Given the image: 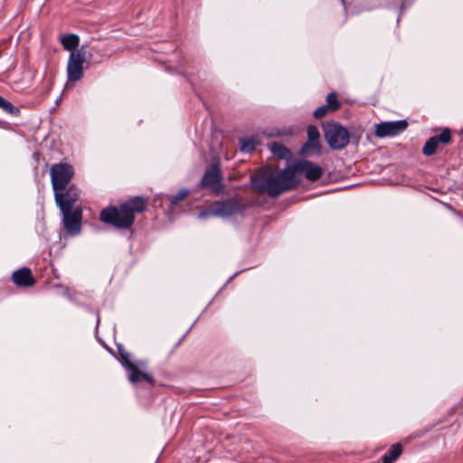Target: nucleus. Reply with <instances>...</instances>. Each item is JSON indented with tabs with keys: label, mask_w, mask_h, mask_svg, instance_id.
<instances>
[{
	"label": "nucleus",
	"mask_w": 463,
	"mask_h": 463,
	"mask_svg": "<svg viewBox=\"0 0 463 463\" xmlns=\"http://www.w3.org/2000/svg\"><path fill=\"white\" fill-rule=\"evenodd\" d=\"M298 184L299 178L294 175L291 165L281 171L268 168L262 173L251 176L252 189L257 193L267 194L273 198L295 189Z\"/></svg>",
	"instance_id": "nucleus-1"
},
{
	"label": "nucleus",
	"mask_w": 463,
	"mask_h": 463,
	"mask_svg": "<svg viewBox=\"0 0 463 463\" xmlns=\"http://www.w3.org/2000/svg\"><path fill=\"white\" fill-rule=\"evenodd\" d=\"M147 201L143 196H134L118 206L109 205L99 213V220L119 230H128L135 222L136 215L146 210Z\"/></svg>",
	"instance_id": "nucleus-2"
},
{
	"label": "nucleus",
	"mask_w": 463,
	"mask_h": 463,
	"mask_svg": "<svg viewBox=\"0 0 463 463\" xmlns=\"http://www.w3.org/2000/svg\"><path fill=\"white\" fill-rule=\"evenodd\" d=\"M325 138L334 150L344 149L350 141L348 130L337 122H326L323 126Z\"/></svg>",
	"instance_id": "nucleus-3"
},
{
	"label": "nucleus",
	"mask_w": 463,
	"mask_h": 463,
	"mask_svg": "<svg viewBox=\"0 0 463 463\" xmlns=\"http://www.w3.org/2000/svg\"><path fill=\"white\" fill-rule=\"evenodd\" d=\"M247 207V203L237 197H230L213 203L214 216L229 218L242 214Z\"/></svg>",
	"instance_id": "nucleus-4"
},
{
	"label": "nucleus",
	"mask_w": 463,
	"mask_h": 463,
	"mask_svg": "<svg viewBox=\"0 0 463 463\" xmlns=\"http://www.w3.org/2000/svg\"><path fill=\"white\" fill-rule=\"evenodd\" d=\"M51 182L54 193L64 191L74 175L73 167L68 163H59L52 165Z\"/></svg>",
	"instance_id": "nucleus-5"
},
{
	"label": "nucleus",
	"mask_w": 463,
	"mask_h": 463,
	"mask_svg": "<svg viewBox=\"0 0 463 463\" xmlns=\"http://www.w3.org/2000/svg\"><path fill=\"white\" fill-rule=\"evenodd\" d=\"M85 62L86 55L83 48L71 52L67 64L68 81L75 82L83 77Z\"/></svg>",
	"instance_id": "nucleus-6"
},
{
	"label": "nucleus",
	"mask_w": 463,
	"mask_h": 463,
	"mask_svg": "<svg viewBox=\"0 0 463 463\" xmlns=\"http://www.w3.org/2000/svg\"><path fill=\"white\" fill-rule=\"evenodd\" d=\"M294 175L298 176L300 173H305V176L308 181H317L323 175V169L317 165L308 160H299L291 164Z\"/></svg>",
	"instance_id": "nucleus-7"
},
{
	"label": "nucleus",
	"mask_w": 463,
	"mask_h": 463,
	"mask_svg": "<svg viewBox=\"0 0 463 463\" xmlns=\"http://www.w3.org/2000/svg\"><path fill=\"white\" fill-rule=\"evenodd\" d=\"M79 196L80 191L74 184L70 185L64 191L54 193L55 202L61 211L71 210Z\"/></svg>",
	"instance_id": "nucleus-8"
},
{
	"label": "nucleus",
	"mask_w": 463,
	"mask_h": 463,
	"mask_svg": "<svg viewBox=\"0 0 463 463\" xmlns=\"http://www.w3.org/2000/svg\"><path fill=\"white\" fill-rule=\"evenodd\" d=\"M408 127L404 119L396 121H385L376 125L375 135L378 137H393L403 132Z\"/></svg>",
	"instance_id": "nucleus-9"
},
{
	"label": "nucleus",
	"mask_w": 463,
	"mask_h": 463,
	"mask_svg": "<svg viewBox=\"0 0 463 463\" xmlns=\"http://www.w3.org/2000/svg\"><path fill=\"white\" fill-rule=\"evenodd\" d=\"M222 175L218 163H213L211 166L205 171L202 179L201 186L203 188H210L213 191H219L221 189Z\"/></svg>",
	"instance_id": "nucleus-10"
},
{
	"label": "nucleus",
	"mask_w": 463,
	"mask_h": 463,
	"mask_svg": "<svg viewBox=\"0 0 463 463\" xmlns=\"http://www.w3.org/2000/svg\"><path fill=\"white\" fill-rule=\"evenodd\" d=\"M146 366V363L143 361H138L135 364L133 361L127 365L123 366L128 372V380L132 383H136L139 382L141 379L147 382L149 384L154 385V377L152 374L142 372L140 368H144Z\"/></svg>",
	"instance_id": "nucleus-11"
},
{
	"label": "nucleus",
	"mask_w": 463,
	"mask_h": 463,
	"mask_svg": "<svg viewBox=\"0 0 463 463\" xmlns=\"http://www.w3.org/2000/svg\"><path fill=\"white\" fill-rule=\"evenodd\" d=\"M450 141H451L450 130L448 128H444L439 135L433 136L426 141V143L422 148V153H423V155L428 156H432L436 153V150H437L439 143L447 145V144L450 143Z\"/></svg>",
	"instance_id": "nucleus-12"
},
{
	"label": "nucleus",
	"mask_w": 463,
	"mask_h": 463,
	"mask_svg": "<svg viewBox=\"0 0 463 463\" xmlns=\"http://www.w3.org/2000/svg\"><path fill=\"white\" fill-rule=\"evenodd\" d=\"M63 213L64 227L71 235H76L80 232L81 211L76 209L74 211H61Z\"/></svg>",
	"instance_id": "nucleus-13"
},
{
	"label": "nucleus",
	"mask_w": 463,
	"mask_h": 463,
	"mask_svg": "<svg viewBox=\"0 0 463 463\" xmlns=\"http://www.w3.org/2000/svg\"><path fill=\"white\" fill-rule=\"evenodd\" d=\"M307 137L308 141L303 146L302 150L306 153L315 152L319 154L321 147L319 142L320 133L316 126L311 125L307 128Z\"/></svg>",
	"instance_id": "nucleus-14"
},
{
	"label": "nucleus",
	"mask_w": 463,
	"mask_h": 463,
	"mask_svg": "<svg viewBox=\"0 0 463 463\" xmlns=\"http://www.w3.org/2000/svg\"><path fill=\"white\" fill-rule=\"evenodd\" d=\"M12 279L18 287H31L35 283L31 270L28 268H22L15 270L12 275Z\"/></svg>",
	"instance_id": "nucleus-15"
},
{
	"label": "nucleus",
	"mask_w": 463,
	"mask_h": 463,
	"mask_svg": "<svg viewBox=\"0 0 463 463\" xmlns=\"http://www.w3.org/2000/svg\"><path fill=\"white\" fill-rule=\"evenodd\" d=\"M269 149L271 153L279 159L288 160L292 156L288 147L278 142L270 143Z\"/></svg>",
	"instance_id": "nucleus-16"
},
{
	"label": "nucleus",
	"mask_w": 463,
	"mask_h": 463,
	"mask_svg": "<svg viewBox=\"0 0 463 463\" xmlns=\"http://www.w3.org/2000/svg\"><path fill=\"white\" fill-rule=\"evenodd\" d=\"M61 43L65 50L71 52H76L80 43V38L74 33L65 34L61 38Z\"/></svg>",
	"instance_id": "nucleus-17"
},
{
	"label": "nucleus",
	"mask_w": 463,
	"mask_h": 463,
	"mask_svg": "<svg viewBox=\"0 0 463 463\" xmlns=\"http://www.w3.org/2000/svg\"><path fill=\"white\" fill-rule=\"evenodd\" d=\"M241 150L244 153L252 152L259 145V139L255 137H247L240 138Z\"/></svg>",
	"instance_id": "nucleus-18"
},
{
	"label": "nucleus",
	"mask_w": 463,
	"mask_h": 463,
	"mask_svg": "<svg viewBox=\"0 0 463 463\" xmlns=\"http://www.w3.org/2000/svg\"><path fill=\"white\" fill-rule=\"evenodd\" d=\"M402 449L400 444L392 445L388 453L382 458L383 463H392L402 454Z\"/></svg>",
	"instance_id": "nucleus-19"
},
{
	"label": "nucleus",
	"mask_w": 463,
	"mask_h": 463,
	"mask_svg": "<svg viewBox=\"0 0 463 463\" xmlns=\"http://www.w3.org/2000/svg\"><path fill=\"white\" fill-rule=\"evenodd\" d=\"M118 352L119 355L118 361L120 362L122 366H125L132 362L131 354L123 347V345H118Z\"/></svg>",
	"instance_id": "nucleus-20"
},
{
	"label": "nucleus",
	"mask_w": 463,
	"mask_h": 463,
	"mask_svg": "<svg viewBox=\"0 0 463 463\" xmlns=\"http://www.w3.org/2000/svg\"><path fill=\"white\" fill-rule=\"evenodd\" d=\"M189 194V190L186 188L181 189L175 195L170 198V207L174 208L179 202L183 201Z\"/></svg>",
	"instance_id": "nucleus-21"
},
{
	"label": "nucleus",
	"mask_w": 463,
	"mask_h": 463,
	"mask_svg": "<svg viewBox=\"0 0 463 463\" xmlns=\"http://www.w3.org/2000/svg\"><path fill=\"white\" fill-rule=\"evenodd\" d=\"M326 105L328 106V109L332 111H335L340 108V102L335 93L331 92L327 95Z\"/></svg>",
	"instance_id": "nucleus-22"
},
{
	"label": "nucleus",
	"mask_w": 463,
	"mask_h": 463,
	"mask_svg": "<svg viewBox=\"0 0 463 463\" xmlns=\"http://www.w3.org/2000/svg\"><path fill=\"white\" fill-rule=\"evenodd\" d=\"M0 108L9 114H14L17 109L7 99L0 96Z\"/></svg>",
	"instance_id": "nucleus-23"
},
{
	"label": "nucleus",
	"mask_w": 463,
	"mask_h": 463,
	"mask_svg": "<svg viewBox=\"0 0 463 463\" xmlns=\"http://www.w3.org/2000/svg\"><path fill=\"white\" fill-rule=\"evenodd\" d=\"M328 110H330V109H328V106H326V105H323V106H321V107L317 108V109L314 111V114H313V115H314V117H315L316 118H324V117L326 115V113H327V111H328Z\"/></svg>",
	"instance_id": "nucleus-24"
},
{
	"label": "nucleus",
	"mask_w": 463,
	"mask_h": 463,
	"mask_svg": "<svg viewBox=\"0 0 463 463\" xmlns=\"http://www.w3.org/2000/svg\"><path fill=\"white\" fill-rule=\"evenodd\" d=\"M211 216H214V212L213 211V203L206 210H203L198 213V219H206Z\"/></svg>",
	"instance_id": "nucleus-25"
}]
</instances>
